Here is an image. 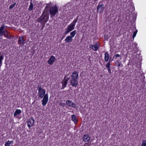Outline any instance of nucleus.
Instances as JSON below:
<instances>
[{"label":"nucleus","mask_w":146,"mask_h":146,"mask_svg":"<svg viewBox=\"0 0 146 146\" xmlns=\"http://www.w3.org/2000/svg\"><path fill=\"white\" fill-rule=\"evenodd\" d=\"M65 43H69L71 42L72 40V38L70 36H68L64 40Z\"/></svg>","instance_id":"nucleus-12"},{"label":"nucleus","mask_w":146,"mask_h":146,"mask_svg":"<svg viewBox=\"0 0 146 146\" xmlns=\"http://www.w3.org/2000/svg\"><path fill=\"white\" fill-rule=\"evenodd\" d=\"M6 36L7 37H6V38H7L9 39H11V35H9V33L8 32V31H7V33H6Z\"/></svg>","instance_id":"nucleus-26"},{"label":"nucleus","mask_w":146,"mask_h":146,"mask_svg":"<svg viewBox=\"0 0 146 146\" xmlns=\"http://www.w3.org/2000/svg\"><path fill=\"white\" fill-rule=\"evenodd\" d=\"M13 141H8L6 142L5 143V146H9V145H10L13 142Z\"/></svg>","instance_id":"nucleus-23"},{"label":"nucleus","mask_w":146,"mask_h":146,"mask_svg":"<svg viewBox=\"0 0 146 146\" xmlns=\"http://www.w3.org/2000/svg\"><path fill=\"white\" fill-rule=\"evenodd\" d=\"M60 106H62L63 107H64L65 105V104L64 103H60Z\"/></svg>","instance_id":"nucleus-35"},{"label":"nucleus","mask_w":146,"mask_h":146,"mask_svg":"<svg viewBox=\"0 0 146 146\" xmlns=\"http://www.w3.org/2000/svg\"><path fill=\"white\" fill-rule=\"evenodd\" d=\"M16 3H15L12 5H11L9 7V9H12L16 5Z\"/></svg>","instance_id":"nucleus-28"},{"label":"nucleus","mask_w":146,"mask_h":146,"mask_svg":"<svg viewBox=\"0 0 146 146\" xmlns=\"http://www.w3.org/2000/svg\"><path fill=\"white\" fill-rule=\"evenodd\" d=\"M66 104L68 105L69 107L74 108L75 109H77L78 107L76 106V104L72 102V101L70 100H67L66 101Z\"/></svg>","instance_id":"nucleus-4"},{"label":"nucleus","mask_w":146,"mask_h":146,"mask_svg":"<svg viewBox=\"0 0 146 146\" xmlns=\"http://www.w3.org/2000/svg\"><path fill=\"white\" fill-rule=\"evenodd\" d=\"M63 39H62V38H61V39L60 40H62Z\"/></svg>","instance_id":"nucleus-41"},{"label":"nucleus","mask_w":146,"mask_h":146,"mask_svg":"<svg viewBox=\"0 0 146 146\" xmlns=\"http://www.w3.org/2000/svg\"><path fill=\"white\" fill-rule=\"evenodd\" d=\"M42 100V104L43 106L46 105L48 101V95L47 94H45Z\"/></svg>","instance_id":"nucleus-5"},{"label":"nucleus","mask_w":146,"mask_h":146,"mask_svg":"<svg viewBox=\"0 0 146 146\" xmlns=\"http://www.w3.org/2000/svg\"><path fill=\"white\" fill-rule=\"evenodd\" d=\"M141 146H146V140H144L143 141Z\"/></svg>","instance_id":"nucleus-31"},{"label":"nucleus","mask_w":146,"mask_h":146,"mask_svg":"<svg viewBox=\"0 0 146 146\" xmlns=\"http://www.w3.org/2000/svg\"><path fill=\"white\" fill-rule=\"evenodd\" d=\"M117 62L118 67H120L121 65V62L119 60H117Z\"/></svg>","instance_id":"nucleus-30"},{"label":"nucleus","mask_w":146,"mask_h":146,"mask_svg":"<svg viewBox=\"0 0 146 146\" xmlns=\"http://www.w3.org/2000/svg\"><path fill=\"white\" fill-rule=\"evenodd\" d=\"M71 79L78 80V72L76 71L74 72L71 76Z\"/></svg>","instance_id":"nucleus-8"},{"label":"nucleus","mask_w":146,"mask_h":146,"mask_svg":"<svg viewBox=\"0 0 146 146\" xmlns=\"http://www.w3.org/2000/svg\"><path fill=\"white\" fill-rule=\"evenodd\" d=\"M78 16H77V18L74 19L72 23L68 25L67 28L65 29L66 31L64 33L65 35L67 34L74 29L75 24L78 21Z\"/></svg>","instance_id":"nucleus-1"},{"label":"nucleus","mask_w":146,"mask_h":146,"mask_svg":"<svg viewBox=\"0 0 146 146\" xmlns=\"http://www.w3.org/2000/svg\"><path fill=\"white\" fill-rule=\"evenodd\" d=\"M56 58L53 56H51L48 61V63L50 65H52L56 60Z\"/></svg>","instance_id":"nucleus-9"},{"label":"nucleus","mask_w":146,"mask_h":146,"mask_svg":"<svg viewBox=\"0 0 146 146\" xmlns=\"http://www.w3.org/2000/svg\"><path fill=\"white\" fill-rule=\"evenodd\" d=\"M1 54V52H0V55Z\"/></svg>","instance_id":"nucleus-43"},{"label":"nucleus","mask_w":146,"mask_h":146,"mask_svg":"<svg viewBox=\"0 0 146 146\" xmlns=\"http://www.w3.org/2000/svg\"><path fill=\"white\" fill-rule=\"evenodd\" d=\"M68 82L66 81L65 80H64L62 81L61 82V83L62 84V89H63L66 86Z\"/></svg>","instance_id":"nucleus-15"},{"label":"nucleus","mask_w":146,"mask_h":146,"mask_svg":"<svg viewBox=\"0 0 146 146\" xmlns=\"http://www.w3.org/2000/svg\"><path fill=\"white\" fill-rule=\"evenodd\" d=\"M77 33V32L76 30H74L72 32H71L70 33V36H71V37L72 38L74 37L76 34Z\"/></svg>","instance_id":"nucleus-20"},{"label":"nucleus","mask_w":146,"mask_h":146,"mask_svg":"<svg viewBox=\"0 0 146 146\" xmlns=\"http://www.w3.org/2000/svg\"><path fill=\"white\" fill-rule=\"evenodd\" d=\"M110 60L107 63L106 65V67L107 68H110Z\"/></svg>","instance_id":"nucleus-27"},{"label":"nucleus","mask_w":146,"mask_h":146,"mask_svg":"<svg viewBox=\"0 0 146 146\" xmlns=\"http://www.w3.org/2000/svg\"><path fill=\"white\" fill-rule=\"evenodd\" d=\"M4 58V56L3 55L0 56V62L2 63V61Z\"/></svg>","instance_id":"nucleus-32"},{"label":"nucleus","mask_w":146,"mask_h":146,"mask_svg":"<svg viewBox=\"0 0 146 146\" xmlns=\"http://www.w3.org/2000/svg\"><path fill=\"white\" fill-rule=\"evenodd\" d=\"M45 90H43L42 91H41V92H38V94H39V97L41 98H43L45 94Z\"/></svg>","instance_id":"nucleus-13"},{"label":"nucleus","mask_w":146,"mask_h":146,"mask_svg":"<svg viewBox=\"0 0 146 146\" xmlns=\"http://www.w3.org/2000/svg\"><path fill=\"white\" fill-rule=\"evenodd\" d=\"M104 6V5L103 4H102V5H98L97 7V11H98L99 9H100V8H101V10H102V9L103 8Z\"/></svg>","instance_id":"nucleus-22"},{"label":"nucleus","mask_w":146,"mask_h":146,"mask_svg":"<svg viewBox=\"0 0 146 146\" xmlns=\"http://www.w3.org/2000/svg\"><path fill=\"white\" fill-rule=\"evenodd\" d=\"M38 90V92H41L43 90H45L41 88V86L40 85H38L37 87Z\"/></svg>","instance_id":"nucleus-24"},{"label":"nucleus","mask_w":146,"mask_h":146,"mask_svg":"<svg viewBox=\"0 0 146 146\" xmlns=\"http://www.w3.org/2000/svg\"><path fill=\"white\" fill-rule=\"evenodd\" d=\"M114 57H116V58H115V59H116L117 57H120V58L121 57L120 55L118 54H115L114 55Z\"/></svg>","instance_id":"nucleus-33"},{"label":"nucleus","mask_w":146,"mask_h":146,"mask_svg":"<svg viewBox=\"0 0 146 146\" xmlns=\"http://www.w3.org/2000/svg\"><path fill=\"white\" fill-rule=\"evenodd\" d=\"M137 32V30H136V31L133 33V38H135V36Z\"/></svg>","instance_id":"nucleus-29"},{"label":"nucleus","mask_w":146,"mask_h":146,"mask_svg":"<svg viewBox=\"0 0 146 146\" xmlns=\"http://www.w3.org/2000/svg\"><path fill=\"white\" fill-rule=\"evenodd\" d=\"M35 122V120L34 119L33 117H32L29 119H28L27 124L28 126L30 128L32 127L33 124H34Z\"/></svg>","instance_id":"nucleus-7"},{"label":"nucleus","mask_w":146,"mask_h":146,"mask_svg":"<svg viewBox=\"0 0 146 146\" xmlns=\"http://www.w3.org/2000/svg\"><path fill=\"white\" fill-rule=\"evenodd\" d=\"M109 58V55L107 52H106L105 53L104 59L106 62L108 61Z\"/></svg>","instance_id":"nucleus-17"},{"label":"nucleus","mask_w":146,"mask_h":146,"mask_svg":"<svg viewBox=\"0 0 146 146\" xmlns=\"http://www.w3.org/2000/svg\"><path fill=\"white\" fill-rule=\"evenodd\" d=\"M65 35L64 34V35L62 37V39H63L65 37Z\"/></svg>","instance_id":"nucleus-40"},{"label":"nucleus","mask_w":146,"mask_h":146,"mask_svg":"<svg viewBox=\"0 0 146 146\" xmlns=\"http://www.w3.org/2000/svg\"><path fill=\"white\" fill-rule=\"evenodd\" d=\"M84 146H89V145L88 144V143H86L84 144Z\"/></svg>","instance_id":"nucleus-38"},{"label":"nucleus","mask_w":146,"mask_h":146,"mask_svg":"<svg viewBox=\"0 0 146 146\" xmlns=\"http://www.w3.org/2000/svg\"><path fill=\"white\" fill-rule=\"evenodd\" d=\"M58 11V8L56 6H54L51 7L49 10V13L51 15L50 17H51L54 16Z\"/></svg>","instance_id":"nucleus-3"},{"label":"nucleus","mask_w":146,"mask_h":146,"mask_svg":"<svg viewBox=\"0 0 146 146\" xmlns=\"http://www.w3.org/2000/svg\"><path fill=\"white\" fill-rule=\"evenodd\" d=\"M66 76H65L64 77V80H65L66 81V82H68V81L70 79V77H69L68 78H67L66 79Z\"/></svg>","instance_id":"nucleus-34"},{"label":"nucleus","mask_w":146,"mask_h":146,"mask_svg":"<svg viewBox=\"0 0 146 146\" xmlns=\"http://www.w3.org/2000/svg\"><path fill=\"white\" fill-rule=\"evenodd\" d=\"M90 47H92V49L95 51H97L99 48L98 44H95L91 45L90 46Z\"/></svg>","instance_id":"nucleus-14"},{"label":"nucleus","mask_w":146,"mask_h":146,"mask_svg":"<svg viewBox=\"0 0 146 146\" xmlns=\"http://www.w3.org/2000/svg\"><path fill=\"white\" fill-rule=\"evenodd\" d=\"M49 17L48 15L44 13L41 15L37 19V21L41 23H43L45 26V23L47 21Z\"/></svg>","instance_id":"nucleus-2"},{"label":"nucleus","mask_w":146,"mask_h":146,"mask_svg":"<svg viewBox=\"0 0 146 146\" xmlns=\"http://www.w3.org/2000/svg\"><path fill=\"white\" fill-rule=\"evenodd\" d=\"M70 83L72 86L76 87L78 84V80L70 79Z\"/></svg>","instance_id":"nucleus-6"},{"label":"nucleus","mask_w":146,"mask_h":146,"mask_svg":"<svg viewBox=\"0 0 146 146\" xmlns=\"http://www.w3.org/2000/svg\"><path fill=\"white\" fill-rule=\"evenodd\" d=\"M21 113V110L17 109L14 113V117H16L17 115L20 114Z\"/></svg>","instance_id":"nucleus-16"},{"label":"nucleus","mask_w":146,"mask_h":146,"mask_svg":"<svg viewBox=\"0 0 146 146\" xmlns=\"http://www.w3.org/2000/svg\"><path fill=\"white\" fill-rule=\"evenodd\" d=\"M108 70V72L110 73L111 74V69L110 68H107Z\"/></svg>","instance_id":"nucleus-37"},{"label":"nucleus","mask_w":146,"mask_h":146,"mask_svg":"<svg viewBox=\"0 0 146 146\" xmlns=\"http://www.w3.org/2000/svg\"><path fill=\"white\" fill-rule=\"evenodd\" d=\"M26 43V40L25 38L21 36L19 38L18 43L19 44H23Z\"/></svg>","instance_id":"nucleus-10"},{"label":"nucleus","mask_w":146,"mask_h":146,"mask_svg":"<svg viewBox=\"0 0 146 146\" xmlns=\"http://www.w3.org/2000/svg\"><path fill=\"white\" fill-rule=\"evenodd\" d=\"M50 4H51L50 3L49 4H47L46 6L45 7V8H47L49 7L50 6Z\"/></svg>","instance_id":"nucleus-36"},{"label":"nucleus","mask_w":146,"mask_h":146,"mask_svg":"<svg viewBox=\"0 0 146 146\" xmlns=\"http://www.w3.org/2000/svg\"><path fill=\"white\" fill-rule=\"evenodd\" d=\"M63 39H62V38H61V39L60 40H62Z\"/></svg>","instance_id":"nucleus-42"},{"label":"nucleus","mask_w":146,"mask_h":146,"mask_svg":"<svg viewBox=\"0 0 146 146\" xmlns=\"http://www.w3.org/2000/svg\"><path fill=\"white\" fill-rule=\"evenodd\" d=\"M7 33V30L5 29L4 30V31L2 32L1 33V34L0 35V37L2 36L3 35L5 37H7V36H6V33Z\"/></svg>","instance_id":"nucleus-19"},{"label":"nucleus","mask_w":146,"mask_h":146,"mask_svg":"<svg viewBox=\"0 0 146 146\" xmlns=\"http://www.w3.org/2000/svg\"><path fill=\"white\" fill-rule=\"evenodd\" d=\"M5 26L4 25H2L0 27V35L1 34V33L5 29Z\"/></svg>","instance_id":"nucleus-21"},{"label":"nucleus","mask_w":146,"mask_h":146,"mask_svg":"<svg viewBox=\"0 0 146 146\" xmlns=\"http://www.w3.org/2000/svg\"><path fill=\"white\" fill-rule=\"evenodd\" d=\"M42 25V28L41 29L42 30L43 29V27H44V25L43 23H41Z\"/></svg>","instance_id":"nucleus-39"},{"label":"nucleus","mask_w":146,"mask_h":146,"mask_svg":"<svg viewBox=\"0 0 146 146\" xmlns=\"http://www.w3.org/2000/svg\"><path fill=\"white\" fill-rule=\"evenodd\" d=\"M33 4L31 3V4L29 6V11H31L33 9Z\"/></svg>","instance_id":"nucleus-25"},{"label":"nucleus","mask_w":146,"mask_h":146,"mask_svg":"<svg viewBox=\"0 0 146 146\" xmlns=\"http://www.w3.org/2000/svg\"><path fill=\"white\" fill-rule=\"evenodd\" d=\"M90 138L89 135L87 134L84 135L82 138L83 141L86 142L89 141L90 140Z\"/></svg>","instance_id":"nucleus-11"},{"label":"nucleus","mask_w":146,"mask_h":146,"mask_svg":"<svg viewBox=\"0 0 146 146\" xmlns=\"http://www.w3.org/2000/svg\"><path fill=\"white\" fill-rule=\"evenodd\" d=\"M72 120L75 122H77L78 121V120L77 119L76 117L74 114L72 116Z\"/></svg>","instance_id":"nucleus-18"}]
</instances>
